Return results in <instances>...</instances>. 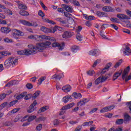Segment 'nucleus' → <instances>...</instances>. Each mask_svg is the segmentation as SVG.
I'll list each match as a JSON object with an SVG mask.
<instances>
[{
  "mask_svg": "<svg viewBox=\"0 0 131 131\" xmlns=\"http://www.w3.org/2000/svg\"><path fill=\"white\" fill-rule=\"evenodd\" d=\"M51 45H52V42L47 41L43 42L37 43L35 46L33 45H28V47L29 49L31 50V52H35L34 53H33V55H34V54L36 53V52H41V51H43L45 49L49 48Z\"/></svg>",
  "mask_w": 131,
  "mask_h": 131,
  "instance_id": "1",
  "label": "nucleus"
},
{
  "mask_svg": "<svg viewBox=\"0 0 131 131\" xmlns=\"http://www.w3.org/2000/svg\"><path fill=\"white\" fill-rule=\"evenodd\" d=\"M4 65L6 68H10L12 66L18 65V59L15 57H10L8 60L5 61Z\"/></svg>",
  "mask_w": 131,
  "mask_h": 131,
  "instance_id": "2",
  "label": "nucleus"
},
{
  "mask_svg": "<svg viewBox=\"0 0 131 131\" xmlns=\"http://www.w3.org/2000/svg\"><path fill=\"white\" fill-rule=\"evenodd\" d=\"M129 67H127L124 70L122 74V79H124L125 81H128V80H130L131 79V73L129 76H127L128 72H129Z\"/></svg>",
  "mask_w": 131,
  "mask_h": 131,
  "instance_id": "3",
  "label": "nucleus"
},
{
  "mask_svg": "<svg viewBox=\"0 0 131 131\" xmlns=\"http://www.w3.org/2000/svg\"><path fill=\"white\" fill-rule=\"evenodd\" d=\"M17 55H25L26 56H30V55H33L35 52H31V49H25V50L17 51Z\"/></svg>",
  "mask_w": 131,
  "mask_h": 131,
  "instance_id": "4",
  "label": "nucleus"
},
{
  "mask_svg": "<svg viewBox=\"0 0 131 131\" xmlns=\"http://www.w3.org/2000/svg\"><path fill=\"white\" fill-rule=\"evenodd\" d=\"M24 36V33L17 29H13L12 31V36L14 38L18 39V36Z\"/></svg>",
  "mask_w": 131,
  "mask_h": 131,
  "instance_id": "5",
  "label": "nucleus"
},
{
  "mask_svg": "<svg viewBox=\"0 0 131 131\" xmlns=\"http://www.w3.org/2000/svg\"><path fill=\"white\" fill-rule=\"evenodd\" d=\"M36 105H37V102H36V100H34L33 102L29 107V109L27 111L28 113H32L33 111H35L36 109V107H35Z\"/></svg>",
  "mask_w": 131,
  "mask_h": 131,
  "instance_id": "6",
  "label": "nucleus"
},
{
  "mask_svg": "<svg viewBox=\"0 0 131 131\" xmlns=\"http://www.w3.org/2000/svg\"><path fill=\"white\" fill-rule=\"evenodd\" d=\"M39 39L40 41H41L42 39H46V40H51V41H56V39H55V38L43 35H40Z\"/></svg>",
  "mask_w": 131,
  "mask_h": 131,
  "instance_id": "7",
  "label": "nucleus"
},
{
  "mask_svg": "<svg viewBox=\"0 0 131 131\" xmlns=\"http://www.w3.org/2000/svg\"><path fill=\"white\" fill-rule=\"evenodd\" d=\"M61 7L63 10H65L67 12L69 13H72L73 12V8L70 5H66V4H62Z\"/></svg>",
  "mask_w": 131,
  "mask_h": 131,
  "instance_id": "8",
  "label": "nucleus"
},
{
  "mask_svg": "<svg viewBox=\"0 0 131 131\" xmlns=\"http://www.w3.org/2000/svg\"><path fill=\"white\" fill-rule=\"evenodd\" d=\"M107 79L108 77L106 76H102V77H99L95 80V84L98 85L99 83H101V82H104V81H105Z\"/></svg>",
  "mask_w": 131,
  "mask_h": 131,
  "instance_id": "9",
  "label": "nucleus"
},
{
  "mask_svg": "<svg viewBox=\"0 0 131 131\" xmlns=\"http://www.w3.org/2000/svg\"><path fill=\"white\" fill-rule=\"evenodd\" d=\"M124 56H131V49L128 46H126L124 48L123 52Z\"/></svg>",
  "mask_w": 131,
  "mask_h": 131,
  "instance_id": "10",
  "label": "nucleus"
},
{
  "mask_svg": "<svg viewBox=\"0 0 131 131\" xmlns=\"http://www.w3.org/2000/svg\"><path fill=\"white\" fill-rule=\"evenodd\" d=\"M64 77V75L62 73H60L58 74H55L52 76V79H55V80H60L61 78Z\"/></svg>",
  "mask_w": 131,
  "mask_h": 131,
  "instance_id": "11",
  "label": "nucleus"
},
{
  "mask_svg": "<svg viewBox=\"0 0 131 131\" xmlns=\"http://www.w3.org/2000/svg\"><path fill=\"white\" fill-rule=\"evenodd\" d=\"M89 55L91 56H99L100 55V50H92L89 52Z\"/></svg>",
  "mask_w": 131,
  "mask_h": 131,
  "instance_id": "12",
  "label": "nucleus"
},
{
  "mask_svg": "<svg viewBox=\"0 0 131 131\" xmlns=\"http://www.w3.org/2000/svg\"><path fill=\"white\" fill-rule=\"evenodd\" d=\"M36 118V116H31L28 117V122L29 123H25L23 124V126H27V125H29V122H31V121H32L34 120Z\"/></svg>",
  "mask_w": 131,
  "mask_h": 131,
  "instance_id": "13",
  "label": "nucleus"
},
{
  "mask_svg": "<svg viewBox=\"0 0 131 131\" xmlns=\"http://www.w3.org/2000/svg\"><path fill=\"white\" fill-rule=\"evenodd\" d=\"M102 11L109 13V12H114V9L111 6H106L102 8Z\"/></svg>",
  "mask_w": 131,
  "mask_h": 131,
  "instance_id": "14",
  "label": "nucleus"
},
{
  "mask_svg": "<svg viewBox=\"0 0 131 131\" xmlns=\"http://www.w3.org/2000/svg\"><path fill=\"white\" fill-rule=\"evenodd\" d=\"M72 35H73V33L69 31H66L63 33L62 37L63 38H69V37H71Z\"/></svg>",
  "mask_w": 131,
  "mask_h": 131,
  "instance_id": "15",
  "label": "nucleus"
},
{
  "mask_svg": "<svg viewBox=\"0 0 131 131\" xmlns=\"http://www.w3.org/2000/svg\"><path fill=\"white\" fill-rule=\"evenodd\" d=\"M53 48H58V50L60 51H62L63 49H64V45L61 46V44L58 42H54L53 43L52 45Z\"/></svg>",
  "mask_w": 131,
  "mask_h": 131,
  "instance_id": "16",
  "label": "nucleus"
},
{
  "mask_svg": "<svg viewBox=\"0 0 131 131\" xmlns=\"http://www.w3.org/2000/svg\"><path fill=\"white\" fill-rule=\"evenodd\" d=\"M40 35H31L28 36V38L29 39H35L37 41H40V39H39Z\"/></svg>",
  "mask_w": 131,
  "mask_h": 131,
  "instance_id": "17",
  "label": "nucleus"
},
{
  "mask_svg": "<svg viewBox=\"0 0 131 131\" xmlns=\"http://www.w3.org/2000/svg\"><path fill=\"white\" fill-rule=\"evenodd\" d=\"M40 30L45 33H51V32H52V30L48 29L45 26H41L40 27Z\"/></svg>",
  "mask_w": 131,
  "mask_h": 131,
  "instance_id": "18",
  "label": "nucleus"
},
{
  "mask_svg": "<svg viewBox=\"0 0 131 131\" xmlns=\"http://www.w3.org/2000/svg\"><path fill=\"white\" fill-rule=\"evenodd\" d=\"M74 105H75L74 102H72V103L62 107V110H68V109H70V108H72V107H73V106H74Z\"/></svg>",
  "mask_w": 131,
  "mask_h": 131,
  "instance_id": "19",
  "label": "nucleus"
},
{
  "mask_svg": "<svg viewBox=\"0 0 131 131\" xmlns=\"http://www.w3.org/2000/svg\"><path fill=\"white\" fill-rule=\"evenodd\" d=\"M111 65H112V63L111 62L108 63L105 66V67L101 71L102 74H104L106 73V72L107 71V70H108V69L110 68V67L111 66Z\"/></svg>",
  "mask_w": 131,
  "mask_h": 131,
  "instance_id": "20",
  "label": "nucleus"
},
{
  "mask_svg": "<svg viewBox=\"0 0 131 131\" xmlns=\"http://www.w3.org/2000/svg\"><path fill=\"white\" fill-rule=\"evenodd\" d=\"M62 90L64 92V93H69V92L71 91V86L70 85H66L62 87Z\"/></svg>",
  "mask_w": 131,
  "mask_h": 131,
  "instance_id": "21",
  "label": "nucleus"
},
{
  "mask_svg": "<svg viewBox=\"0 0 131 131\" xmlns=\"http://www.w3.org/2000/svg\"><path fill=\"white\" fill-rule=\"evenodd\" d=\"M18 6V9H19V10H27V6H26V5L23 4V3H18V4L17 5Z\"/></svg>",
  "mask_w": 131,
  "mask_h": 131,
  "instance_id": "22",
  "label": "nucleus"
},
{
  "mask_svg": "<svg viewBox=\"0 0 131 131\" xmlns=\"http://www.w3.org/2000/svg\"><path fill=\"white\" fill-rule=\"evenodd\" d=\"M1 32L3 33H9L11 31L9 27H3L1 29Z\"/></svg>",
  "mask_w": 131,
  "mask_h": 131,
  "instance_id": "23",
  "label": "nucleus"
},
{
  "mask_svg": "<svg viewBox=\"0 0 131 131\" xmlns=\"http://www.w3.org/2000/svg\"><path fill=\"white\" fill-rule=\"evenodd\" d=\"M117 18H119V19H120V20H123L124 19H128V17L127 16H126V15H124L123 14H121V13H119L117 14Z\"/></svg>",
  "mask_w": 131,
  "mask_h": 131,
  "instance_id": "24",
  "label": "nucleus"
},
{
  "mask_svg": "<svg viewBox=\"0 0 131 131\" xmlns=\"http://www.w3.org/2000/svg\"><path fill=\"white\" fill-rule=\"evenodd\" d=\"M131 120V117L127 113H125L124 114V121H125V122H129Z\"/></svg>",
  "mask_w": 131,
  "mask_h": 131,
  "instance_id": "25",
  "label": "nucleus"
},
{
  "mask_svg": "<svg viewBox=\"0 0 131 131\" xmlns=\"http://www.w3.org/2000/svg\"><path fill=\"white\" fill-rule=\"evenodd\" d=\"M98 17H107V13L104 12H101V11H97L96 13Z\"/></svg>",
  "mask_w": 131,
  "mask_h": 131,
  "instance_id": "26",
  "label": "nucleus"
},
{
  "mask_svg": "<svg viewBox=\"0 0 131 131\" xmlns=\"http://www.w3.org/2000/svg\"><path fill=\"white\" fill-rule=\"evenodd\" d=\"M20 23H21V24H23V25H26V26H31L32 25L30 22L23 19H21L20 20Z\"/></svg>",
  "mask_w": 131,
  "mask_h": 131,
  "instance_id": "27",
  "label": "nucleus"
},
{
  "mask_svg": "<svg viewBox=\"0 0 131 131\" xmlns=\"http://www.w3.org/2000/svg\"><path fill=\"white\" fill-rule=\"evenodd\" d=\"M73 97L75 98V99H80L82 96H81V94L76 92H74L73 94Z\"/></svg>",
  "mask_w": 131,
  "mask_h": 131,
  "instance_id": "28",
  "label": "nucleus"
},
{
  "mask_svg": "<svg viewBox=\"0 0 131 131\" xmlns=\"http://www.w3.org/2000/svg\"><path fill=\"white\" fill-rule=\"evenodd\" d=\"M49 106H45L41 107L39 111H38V113H41L42 112H45V111H47L49 109Z\"/></svg>",
  "mask_w": 131,
  "mask_h": 131,
  "instance_id": "29",
  "label": "nucleus"
},
{
  "mask_svg": "<svg viewBox=\"0 0 131 131\" xmlns=\"http://www.w3.org/2000/svg\"><path fill=\"white\" fill-rule=\"evenodd\" d=\"M60 30V31H62V30H63V29H62L61 27H58V26H55L53 30H51V32H50V33H55V32H56V31H57V30Z\"/></svg>",
  "mask_w": 131,
  "mask_h": 131,
  "instance_id": "30",
  "label": "nucleus"
},
{
  "mask_svg": "<svg viewBox=\"0 0 131 131\" xmlns=\"http://www.w3.org/2000/svg\"><path fill=\"white\" fill-rule=\"evenodd\" d=\"M26 94H27V92L23 93L16 96L17 100H21L23 98H24L25 96H26Z\"/></svg>",
  "mask_w": 131,
  "mask_h": 131,
  "instance_id": "31",
  "label": "nucleus"
},
{
  "mask_svg": "<svg viewBox=\"0 0 131 131\" xmlns=\"http://www.w3.org/2000/svg\"><path fill=\"white\" fill-rule=\"evenodd\" d=\"M57 21L60 22L61 24L63 25V26H66V20H63L62 18H58L56 19Z\"/></svg>",
  "mask_w": 131,
  "mask_h": 131,
  "instance_id": "32",
  "label": "nucleus"
},
{
  "mask_svg": "<svg viewBox=\"0 0 131 131\" xmlns=\"http://www.w3.org/2000/svg\"><path fill=\"white\" fill-rule=\"evenodd\" d=\"M71 99V96L69 95V96H66L64 97L62 99L63 102L64 103H67L69 102V100Z\"/></svg>",
  "mask_w": 131,
  "mask_h": 131,
  "instance_id": "33",
  "label": "nucleus"
},
{
  "mask_svg": "<svg viewBox=\"0 0 131 131\" xmlns=\"http://www.w3.org/2000/svg\"><path fill=\"white\" fill-rule=\"evenodd\" d=\"M121 75V72H120V73L117 72V73H115L113 76V80H114V81L116 80V79H117V78H118V77H119Z\"/></svg>",
  "mask_w": 131,
  "mask_h": 131,
  "instance_id": "34",
  "label": "nucleus"
},
{
  "mask_svg": "<svg viewBox=\"0 0 131 131\" xmlns=\"http://www.w3.org/2000/svg\"><path fill=\"white\" fill-rule=\"evenodd\" d=\"M19 14L20 15H21V16H28L29 15V13H28V12L23 10H20L19 11Z\"/></svg>",
  "mask_w": 131,
  "mask_h": 131,
  "instance_id": "35",
  "label": "nucleus"
},
{
  "mask_svg": "<svg viewBox=\"0 0 131 131\" xmlns=\"http://www.w3.org/2000/svg\"><path fill=\"white\" fill-rule=\"evenodd\" d=\"M43 21L45 22H47V23H50V24H52L53 25H56V22L52 20H50L48 18H44Z\"/></svg>",
  "mask_w": 131,
  "mask_h": 131,
  "instance_id": "36",
  "label": "nucleus"
},
{
  "mask_svg": "<svg viewBox=\"0 0 131 131\" xmlns=\"http://www.w3.org/2000/svg\"><path fill=\"white\" fill-rule=\"evenodd\" d=\"M124 121V120L122 119H117L116 121V124H117L118 125H120L122 124V123H123Z\"/></svg>",
  "mask_w": 131,
  "mask_h": 131,
  "instance_id": "37",
  "label": "nucleus"
},
{
  "mask_svg": "<svg viewBox=\"0 0 131 131\" xmlns=\"http://www.w3.org/2000/svg\"><path fill=\"white\" fill-rule=\"evenodd\" d=\"M0 107L1 109H4L5 107H7V108H10V107H9V103H8V102H5L3 103L0 105Z\"/></svg>",
  "mask_w": 131,
  "mask_h": 131,
  "instance_id": "38",
  "label": "nucleus"
},
{
  "mask_svg": "<svg viewBox=\"0 0 131 131\" xmlns=\"http://www.w3.org/2000/svg\"><path fill=\"white\" fill-rule=\"evenodd\" d=\"M16 80L15 81H12L9 82H8L5 86H7L8 88H10V86H11V85H14L16 83Z\"/></svg>",
  "mask_w": 131,
  "mask_h": 131,
  "instance_id": "39",
  "label": "nucleus"
},
{
  "mask_svg": "<svg viewBox=\"0 0 131 131\" xmlns=\"http://www.w3.org/2000/svg\"><path fill=\"white\" fill-rule=\"evenodd\" d=\"M94 123V122L92 121H90L89 122H85L83 124V126H90V125H92Z\"/></svg>",
  "mask_w": 131,
  "mask_h": 131,
  "instance_id": "40",
  "label": "nucleus"
},
{
  "mask_svg": "<svg viewBox=\"0 0 131 131\" xmlns=\"http://www.w3.org/2000/svg\"><path fill=\"white\" fill-rule=\"evenodd\" d=\"M40 94V91H36L34 95L32 96V98L33 99H36L38 96H39V94Z\"/></svg>",
  "mask_w": 131,
  "mask_h": 131,
  "instance_id": "41",
  "label": "nucleus"
},
{
  "mask_svg": "<svg viewBox=\"0 0 131 131\" xmlns=\"http://www.w3.org/2000/svg\"><path fill=\"white\" fill-rule=\"evenodd\" d=\"M46 76H43V77H40V78L38 79V84H39V85L41 84V83H42V82H43L44 80H46Z\"/></svg>",
  "mask_w": 131,
  "mask_h": 131,
  "instance_id": "42",
  "label": "nucleus"
},
{
  "mask_svg": "<svg viewBox=\"0 0 131 131\" xmlns=\"http://www.w3.org/2000/svg\"><path fill=\"white\" fill-rule=\"evenodd\" d=\"M76 37L78 40H79V41H81V40H82V36L79 33H77Z\"/></svg>",
  "mask_w": 131,
  "mask_h": 131,
  "instance_id": "43",
  "label": "nucleus"
},
{
  "mask_svg": "<svg viewBox=\"0 0 131 131\" xmlns=\"http://www.w3.org/2000/svg\"><path fill=\"white\" fill-rule=\"evenodd\" d=\"M18 103V100H13L11 102H10L9 103L8 106L10 107H12V106H14V105H15L16 103Z\"/></svg>",
  "mask_w": 131,
  "mask_h": 131,
  "instance_id": "44",
  "label": "nucleus"
},
{
  "mask_svg": "<svg viewBox=\"0 0 131 131\" xmlns=\"http://www.w3.org/2000/svg\"><path fill=\"white\" fill-rule=\"evenodd\" d=\"M0 54L2 55V56H10V55H11V53L7 51L1 52H0Z\"/></svg>",
  "mask_w": 131,
  "mask_h": 131,
  "instance_id": "45",
  "label": "nucleus"
},
{
  "mask_svg": "<svg viewBox=\"0 0 131 131\" xmlns=\"http://www.w3.org/2000/svg\"><path fill=\"white\" fill-rule=\"evenodd\" d=\"M100 35L102 37V38H104V39H108V38L105 35V32L103 31H100Z\"/></svg>",
  "mask_w": 131,
  "mask_h": 131,
  "instance_id": "46",
  "label": "nucleus"
},
{
  "mask_svg": "<svg viewBox=\"0 0 131 131\" xmlns=\"http://www.w3.org/2000/svg\"><path fill=\"white\" fill-rule=\"evenodd\" d=\"M78 50V47H77V46H74L71 48V51L73 52V53H76Z\"/></svg>",
  "mask_w": 131,
  "mask_h": 131,
  "instance_id": "47",
  "label": "nucleus"
},
{
  "mask_svg": "<svg viewBox=\"0 0 131 131\" xmlns=\"http://www.w3.org/2000/svg\"><path fill=\"white\" fill-rule=\"evenodd\" d=\"M95 72L94 70L89 71L87 72V74L90 76H94V75H95Z\"/></svg>",
  "mask_w": 131,
  "mask_h": 131,
  "instance_id": "48",
  "label": "nucleus"
},
{
  "mask_svg": "<svg viewBox=\"0 0 131 131\" xmlns=\"http://www.w3.org/2000/svg\"><path fill=\"white\" fill-rule=\"evenodd\" d=\"M108 106H105L103 108H102L101 110L100 111V113H104L105 112H108Z\"/></svg>",
  "mask_w": 131,
  "mask_h": 131,
  "instance_id": "49",
  "label": "nucleus"
},
{
  "mask_svg": "<svg viewBox=\"0 0 131 131\" xmlns=\"http://www.w3.org/2000/svg\"><path fill=\"white\" fill-rule=\"evenodd\" d=\"M39 3H40V5L42 7V9H43V10H45V11H48V7H47V6H46V5H45L43 3H42L41 1H40Z\"/></svg>",
  "mask_w": 131,
  "mask_h": 131,
  "instance_id": "50",
  "label": "nucleus"
},
{
  "mask_svg": "<svg viewBox=\"0 0 131 131\" xmlns=\"http://www.w3.org/2000/svg\"><path fill=\"white\" fill-rule=\"evenodd\" d=\"M42 129V125L41 124H38L36 127V130L37 131H40Z\"/></svg>",
  "mask_w": 131,
  "mask_h": 131,
  "instance_id": "51",
  "label": "nucleus"
},
{
  "mask_svg": "<svg viewBox=\"0 0 131 131\" xmlns=\"http://www.w3.org/2000/svg\"><path fill=\"white\" fill-rule=\"evenodd\" d=\"M121 63H122V61L121 60H119L116 64H115V68H118L121 65Z\"/></svg>",
  "mask_w": 131,
  "mask_h": 131,
  "instance_id": "52",
  "label": "nucleus"
},
{
  "mask_svg": "<svg viewBox=\"0 0 131 131\" xmlns=\"http://www.w3.org/2000/svg\"><path fill=\"white\" fill-rule=\"evenodd\" d=\"M111 21L112 22H114L115 23H118L119 22V20L117 19V18L112 17L110 18Z\"/></svg>",
  "mask_w": 131,
  "mask_h": 131,
  "instance_id": "53",
  "label": "nucleus"
},
{
  "mask_svg": "<svg viewBox=\"0 0 131 131\" xmlns=\"http://www.w3.org/2000/svg\"><path fill=\"white\" fill-rule=\"evenodd\" d=\"M7 97V94L3 93L2 94L0 95V101H2V100H4Z\"/></svg>",
  "mask_w": 131,
  "mask_h": 131,
  "instance_id": "54",
  "label": "nucleus"
},
{
  "mask_svg": "<svg viewBox=\"0 0 131 131\" xmlns=\"http://www.w3.org/2000/svg\"><path fill=\"white\" fill-rule=\"evenodd\" d=\"M25 97V100H29V99H31L32 98V94H28L26 95Z\"/></svg>",
  "mask_w": 131,
  "mask_h": 131,
  "instance_id": "55",
  "label": "nucleus"
},
{
  "mask_svg": "<svg viewBox=\"0 0 131 131\" xmlns=\"http://www.w3.org/2000/svg\"><path fill=\"white\" fill-rule=\"evenodd\" d=\"M38 16H40V17H45V13H43V12L41 10L39 11L38 13Z\"/></svg>",
  "mask_w": 131,
  "mask_h": 131,
  "instance_id": "56",
  "label": "nucleus"
},
{
  "mask_svg": "<svg viewBox=\"0 0 131 131\" xmlns=\"http://www.w3.org/2000/svg\"><path fill=\"white\" fill-rule=\"evenodd\" d=\"M100 62H101V60L97 59L96 61H95L94 62L93 67H96V66H97V64H99V63H100Z\"/></svg>",
  "mask_w": 131,
  "mask_h": 131,
  "instance_id": "57",
  "label": "nucleus"
},
{
  "mask_svg": "<svg viewBox=\"0 0 131 131\" xmlns=\"http://www.w3.org/2000/svg\"><path fill=\"white\" fill-rule=\"evenodd\" d=\"M84 104H85V103H84V102H83V100L80 101L77 103V105H78V106H82V105H84Z\"/></svg>",
  "mask_w": 131,
  "mask_h": 131,
  "instance_id": "58",
  "label": "nucleus"
},
{
  "mask_svg": "<svg viewBox=\"0 0 131 131\" xmlns=\"http://www.w3.org/2000/svg\"><path fill=\"white\" fill-rule=\"evenodd\" d=\"M73 4L75 5V6H80V4H79V2H78V1H76V0H74L73 1Z\"/></svg>",
  "mask_w": 131,
  "mask_h": 131,
  "instance_id": "59",
  "label": "nucleus"
},
{
  "mask_svg": "<svg viewBox=\"0 0 131 131\" xmlns=\"http://www.w3.org/2000/svg\"><path fill=\"white\" fill-rule=\"evenodd\" d=\"M64 15L67 18H69L70 16H71V14L69 13V12H64Z\"/></svg>",
  "mask_w": 131,
  "mask_h": 131,
  "instance_id": "60",
  "label": "nucleus"
},
{
  "mask_svg": "<svg viewBox=\"0 0 131 131\" xmlns=\"http://www.w3.org/2000/svg\"><path fill=\"white\" fill-rule=\"evenodd\" d=\"M126 105L129 106V110L130 111V113H131V101L127 102Z\"/></svg>",
  "mask_w": 131,
  "mask_h": 131,
  "instance_id": "61",
  "label": "nucleus"
},
{
  "mask_svg": "<svg viewBox=\"0 0 131 131\" xmlns=\"http://www.w3.org/2000/svg\"><path fill=\"white\" fill-rule=\"evenodd\" d=\"M4 40L6 42H13V41L11 39H9L8 38H5Z\"/></svg>",
  "mask_w": 131,
  "mask_h": 131,
  "instance_id": "62",
  "label": "nucleus"
},
{
  "mask_svg": "<svg viewBox=\"0 0 131 131\" xmlns=\"http://www.w3.org/2000/svg\"><path fill=\"white\" fill-rule=\"evenodd\" d=\"M59 123H60V121H59L58 120H57V119L54 120V121L53 122L54 125H58V124H59Z\"/></svg>",
  "mask_w": 131,
  "mask_h": 131,
  "instance_id": "63",
  "label": "nucleus"
},
{
  "mask_svg": "<svg viewBox=\"0 0 131 131\" xmlns=\"http://www.w3.org/2000/svg\"><path fill=\"white\" fill-rule=\"evenodd\" d=\"M26 86L27 89H28V90H31V89H32L33 88L32 84H31V83L27 84Z\"/></svg>",
  "mask_w": 131,
  "mask_h": 131,
  "instance_id": "64",
  "label": "nucleus"
}]
</instances>
